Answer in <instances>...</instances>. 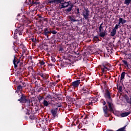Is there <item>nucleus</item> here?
Segmentation results:
<instances>
[{"label":"nucleus","mask_w":131,"mask_h":131,"mask_svg":"<svg viewBox=\"0 0 131 131\" xmlns=\"http://www.w3.org/2000/svg\"><path fill=\"white\" fill-rule=\"evenodd\" d=\"M113 101L108 100L106 101V104L107 105H105L103 106L102 109L104 113L105 117H109L110 116V113H114V104L112 102Z\"/></svg>","instance_id":"nucleus-1"},{"label":"nucleus","mask_w":131,"mask_h":131,"mask_svg":"<svg viewBox=\"0 0 131 131\" xmlns=\"http://www.w3.org/2000/svg\"><path fill=\"white\" fill-rule=\"evenodd\" d=\"M60 9H64L65 8H68V7H70L68 8H67L65 10L66 13L67 14H68V13H70L71 11H72V8H73V4L71 3V1H69L68 2H62L61 4Z\"/></svg>","instance_id":"nucleus-2"},{"label":"nucleus","mask_w":131,"mask_h":131,"mask_svg":"<svg viewBox=\"0 0 131 131\" xmlns=\"http://www.w3.org/2000/svg\"><path fill=\"white\" fill-rule=\"evenodd\" d=\"M20 97V99H18L17 101H19L20 103L26 104L27 106L30 105V99L28 96L21 93Z\"/></svg>","instance_id":"nucleus-3"},{"label":"nucleus","mask_w":131,"mask_h":131,"mask_svg":"<svg viewBox=\"0 0 131 131\" xmlns=\"http://www.w3.org/2000/svg\"><path fill=\"white\" fill-rule=\"evenodd\" d=\"M13 64L14 65V68L16 69L17 67H18L17 64H19V67H22L23 66H25V64H24L23 62H21L20 60V58L18 59L17 57H16L15 56H14V59H13Z\"/></svg>","instance_id":"nucleus-4"},{"label":"nucleus","mask_w":131,"mask_h":131,"mask_svg":"<svg viewBox=\"0 0 131 131\" xmlns=\"http://www.w3.org/2000/svg\"><path fill=\"white\" fill-rule=\"evenodd\" d=\"M111 95L112 93L108 89L105 90V93L104 94V97L106 99V102L108 101H113L112 97H111Z\"/></svg>","instance_id":"nucleus-5"},{"label":"nucleus","mask_w":131,"mask_h":131,"mask_svg":"<svg viewBox=\"0 0 131 131\" xmlns=\"http://www.w3.org/2000/svg\"><path fill=\"white\" fill-rule=\"evenodd\" d=\"M82 16L85 20H88L90 16V10L88 7H84V10L82 11Z\"/></svg>","instance_id":"nucleus-6"},{"label":"nucleus","mask_w":131,"mask_h":131,"mask_svg":"<svg viewBox=\"0 0 131 131\" xmlns=\"http://www.w3.org/2000/svg\"><path fill=\"white\" fill-rule=\"evenodd\" d=\"M23 30H24V26H21L18 27L17 29H16L14 31V35H17V34H19V35H22V33H23Z\"/></svg>","instance_id":"nucleus-7"},{"label":"nucleus","mask_w":131,"mask_h":131,"mask_svg":"<svg viewBox=\"0 0 131 131\" xmlns=\"http://www.w3.org/2000/svg\"><path fill=\"white\" fill-rule=\"evenodd\" d=\"M99 67L101 69V73H102L101 75L102 76H103V74H106V73H107V70H108V71L110 70L109 68L106 67V64H102V65L99 66Z\"/></svg>","instance_id":"nucleus-8"},{"label":"nucleus","mask_w":131,"mask_h":131,"mask_svg":"<svg viewBox=\"0 0 131 131\" xmlns=\"http://www.w3.org/2000/svg\"><path fill=\"white\" fill-rule=\"evenodd\" d=\"M43 34L47 36V38H49V34H52V30L48 28H45Z\"/></svg>","instance_id":"nucleus-9"},{"label":"nucleus","mask_w":131,"mask_h":131,"mask_svg":"<svg viewBox=\"0 0 131 131\" xmlns=\"http://www.w3.org/2000/svg\"><path fill=\"white\" fill-rule=\"evenodd\" d=\"M64 1L65 0H49L48 4H60V5H61L62 3H64Z\"/></svg>","instance_id":"nucleus-10"},{"label":"nucleus","mask_w":131,"mask_h":131,"mask_svg":"<svg viewBox=\"0 0 131 131\" xmlns=\"http://www.w3.org/2000/svg\"><path fill=\"white\" fill-rule=\"evenodd\" d=\"M79 84H80V80H77L71 83V86H73V88H78Z\"/></svg>","instance_id":"nucleus-11"},{"label":"nucleus","mask_w":131,"mask_h":131,"mask_svg":"<svg viewBox=\"0 0 131 131\" xmlns=\"http://www.w3.org/2000/svg\"><path fill=\"white\" fill-rule=\"evenodd\" d=\"M76 16L73 15H69V19H70V21H71V23L73 22H79V19H76Z\"/></svg>","instance_id":"nucleus-12"},{"label":"nucleus","mask_w":131,"mask_h":131,"mask_svg":"<svg viewBox=\"0 0 131 131\" xmlns=\"http://www.w3.org/2000/svg\"><path fill=\"white\" fill-rule=\"evenodd\" d=\"M38 75L41 76L42 79L45 80V79H48L49 78V75L46 73H42V72L38 73Z\"/></svg>","instance_id":"nucleus-13"},{"label":"nucleus","mask_w":131,"mask_h":131,"mask_svg":"<svg viewBox=\"0 0 131 131\" xmlns=\"http://www.w3.org/2000/svg\"><path fill=\"white\" fill-rule=\"evenodd\" d=\"M35 12V10H30V11H27V15L30 17V18H33V17L35 16V13H34Z\"/></svg>","instance_id":"nucleus-14"},{"label":"nucleus","mask_w":131,"mask_h":131,"mask_svg":"<svg viewBox=\"0 0 131 131\" xmlns=\"http://www.w3.org/2000/svg\"><path fill=\"white\" fill-rule=\"evenodd\" d=\"M57 111H58V107H54L51 111V114L54 118H55L56 116H57Z\"/></svg>","instance_id":"nucleus-15"},{"label":"nucleus","mask_w":131,"mask_h":131,"mask_svg":"<svg viewBox=\"0 0 131 131\" xmlns=\"http://www.w3.org/2000/svg\"><path fill=\"white\" fill-rule=\"evenodd\" d=\"M126 20L125 19H123V18L120 17L119 19V22H118V24L119 25H120V24H125V23H126Z\"/></svg>","instance_id":"nucleus-16"},{"label":"nucleus","mask_w":131,"mask_h":131,"mask_svg":"<svg viewBox=\"0 0 131 131\" xmlns=\"http://www.w3.org/2000/svg\"><path fill=\"white\" fill-rule=\"evenodd\" d=\"M99 35L100 37H102V38H104V37L106 36V30L103 32H99Z\"/></svg>","instance_id":"nucleus-17"},{"label":"nucleus","mask_w":131,"mask_h":131,"mask_svg":"<svg viewBox=\"0 0 131 131\" xmlns=\"http://www.w3.org/2000/svg\"><path fill=\"white\" fill-rule=\"evenodd\" d=\"M130 114V112H127L121 113L120 116L121 117H126V116H128Z\"/></svg>","instance_id":"nucleus-18"},{"label":"nucleus","mask_w":131,"mask_h":131,"mask_svg":"<svg viewBox=\"0 0 131 131\" xmlns=\"http://www.w3.org/2000/svg\"><path fill=\"white\" fill-rule=\"evenodd\" d=\"M82 91H83L84 93H86V94H90V89H88L86 86H83L82 88Z\"/></svg>","instance_id":"nucleus-19"},{"label":"nucleus","mask_w":131,"mask_h":131,"mask_svg":"<svg viewBox=\"0 0 131 131\" xmlns=\"http://www.w3.org/2000/svg\"><path fill=\"white\" fill-rule=\"evenodd\" d=\"M38 19L39 20L40 22H43V21H46L45 17L41 16V15L38 14Z\"/></svg>","instance_id":"nucleus-20"},{"label":"nucleus","mask_w":131,"mask_h":131,"mask_svg":"<svg viewBox=\"0 0 131 131\" xmlns=\"http://www.w3.org/2000/svg\"><path fill=\"white\" fill-rule=\"evenodd\" d=\"M30 119L31 120H37V118L35 117V116L33 115V114H31V115L29 116Z\"/></svg>","instance_id":"nucleus-21"},{"label":"nucleus","mask_w":131,"mask_h":131,"mask_svg":"<svg viewBox=\"0 0 131 131\" xmlns=\"http://www.w3.org/2000/svg\"><path fill=\"white\" fill-rule=\"evenodd\" d=\"M124 97L127 103H128L129 104H131V101L129 100V97H128V96L126 94H125Z\"/></svg>","instance_id":"nucleus-22"},{"label":"nucleus","mask_w":131,"mask_h":131,"mask_svg":"<svg viewBox=\"0 0 131 131\" xmlns=\"http://www.w3.org/2000/svg\"><path fill=\"white\" fill-rule=\"evenodd\" d=\"M23 88L24 86H22L21 85H18L17 86V92H21L23 90Z\"/></svg>","instance_id":"nucleus-23"},{"label":"nucleus","mask_w":131,"mask_h":131,"mask_svg":"<svg viewBox=\"0 0 131 131\" xmlns=\"http://www.w3.org/2000/svg\"><path fill=\"white\" fill-rule=\"evenodd\" d=\"M84 119L86 120L85 122V124H89V123H90V121L88 120V119H90V117H89V115H85Z\"/></svg>","instance_id":"nucleus-24"},{"label":"nucleus","mask_w":131,"mask_h":131,"mask_svg":"<svg viewBox=\"0 0 131 131\" xmlns=\"http://www.w3.org/2000/svg\"><path fill=\"white\" fill-rule=\"evenodd\" d=\"M125 72H122L121 74V80H122V79H124V77L125 76Z\"/></svg>","instance_id":"nucleus-25"},{"label":"nucleus","mask_w":131,"mask_h":131,"mask_svg":"<svg viewBox=\"0 0 131 131\" xmlns=\"http://www.w3.org/2000/svg\"><path fill=\"white\" fill-rule=\"evenodd\" d=\"M122 62H123V64L126 66L127 68L128 69H129V67H128V63H127V61L125 60H122Z\"/></svg>","instance_id":"nucleus-26"},{"label":"nucleus","mask_w":131,"mask_h":131,"mask_svg":"<svg viewBox=\"0 0 131 131\" xmlns=\"http://www.w3.org/2000/svg\"><path fill=\"white\" fill-rule=\"evenodd\" d=\"M116 34V30L113 29L112 31L111 32V36H114Z\"/></svg>","instance_id":"nucleus-27"},{"label":"nucleus","mask_w":131,"mask_h":131,"mask_svg":"<svg viewBox=\"0 0 131 131\" xmlns=\"http://www.w3.org/2000/svg\"><path fill=\"white\" fill-rule=\"evenodd\" d=\"M117 89H118V91L119 93H122V86L120 85V86H118V85H117Z\"/></svg>","instance_id":"nucleus-28"},{"label":"nucleus","mask_w":131,"mask_h":131,"mask_svg":"<svg viewBox=\"0 0 131 131\" xmlns=\"http://www.w3.org/2000/svg\"><path fill=\"white\" fill-rule=\"evenodd\" d=\"M20 72H23L24 70H25V66H24L23 67H18Z\"/></svg>","instance_id":"nucleus-29"},{"label":"nucleus","mask_w":131,"mask_h":131,"mask_svg":"<svg viewBox=\"0 0 131 131\" xmlns=\"http://www.w3.org/2000/svg\"><path fill=\"white\" fill-rule=\"evenodd\" d=\"M131 3V0H125L124 4L126 5V6H128L129 4Z\"/></svg>","instance_id":"nucleus-30"},{"label":"nucleus","mask_w":131,"mask_h":131,"mask_svg":"<svg viewBox=\"0 0 131 131\" xmlns=\"http://www.w3.org/2000/svg\"><path fill=\"white\" fill-rule=\"evenodd\" d=\"M43 104L45 107H48V106H49V102H48V101L44 100L43 102Z\"/></svg>","instance_id":"nucleus-31"},{"label":"nucleus","mask_w":131,"mask_h":131,"mask_svg":"<svg viewBox=\"0 0 131 131\" xmlns=\"http://www.w3.org/2000/svg\"><path fill=\"white\" fill-rule=\"evenodd\" d=\"M75 14H76L77 17H78L80 16V14L79 13V8H77V11L75 12Z\"/></svg>","instance_id":"nucleus-32"},{"label":"nucleus","mask_w":131,"mask_h":131,"mask_svg":"<svg viewBox=\"0 0 131 131\" xmlns=\"http://www.w3.org/2000/svg\"><path fill=\"white\" fill-rule=\"evenodd\" d=\"M14 47H13V50L15 53H18V48L16 46H15V43H13Z\"/></svg>","instance_id":"nucleus-33"},{"label":"nucleus","mask_w":131,"mask_h":131,"mask_svg":"<svg viewBox=\"0 0 131 131\" xmlns=\"http://www.w3.org/2000/svg\"><path fill=\"white\" fill-rule=\"evenodd\" d=\"M37 99L39 103H40V101H41V100H43V96H39L38 97H37Z\"/></svg>","instance_id":"nucleus-34"},{"label":"nucleus","mask_w":131,"mask_h":131,"mask_svg":"<svg viewBox=\"0 0 131 131\" xmlns=\"http://www.w3.org/2000/svg\"><path fill=\"white\" fill-rule=\"evenodd\" d=\"M94 40H96V41H100V39L98 36H94L93 38Z\"/></svg>","instance_id":"nucleus-35"},{"label":"nucleus","mask_w":131,"mask_h":131,"mask_svg":"<svg viewBox=\"0 0 131 131\" xmlns=\"http://www.w3.org/2000/svg\"><path fill=\"white\" fill-rule=\"evenodd\" d=\"M32 4L33 5H38V4H39V2H38V0H36L35 1H33Z\"/></svg>","instance_id":"nucleus-36"},{"label":"nucleus","mask_w":131,"mask_h":131,"mask_svg":"<svg viewBox=\"0 0 131 131\" xmlns=\"http://www.w3.org/2000/svg\"><path fill=\"white\" fill-rule=\"evenodd\" d=\"M41 91H43V88L41 87L39 88H37V92L38 93H40Z\"/></svg>","instance_id":"nucleus-37"},{"label":"nucleus","mask_w":131,"mask_h":131,"mask_svg":"<svg viewBox=\"0 0 131 131\" xmlns=\"http://www.w3.org/2000/svg\"><path fill=\"white\" fill-rule=\"evenodd\" d=\"M31 109L30 108L27 109V112L26 113V114L27 115H30V114L31 113Z\"/></svg>","instance_id":"nucleus-38"},{"label":"nucleus","mask_w":131,"mask_h":131,"mask_svg":"<svg viewBox=\"0 0 131 131\" xmlns=\"http://www.w3.org/2000/svg\"><path fill=\"white\" fill-rule=\"evenodd\" d=\"M119 26H120L119 24H116L113 29H115V30H117V29L119 28Z\"/></svg>","instance_id":"nucleus-39"},{"label":"nucleus","mask_w":131,"mask_h":131,"mask_svg":"<svg viewBox=\"0 0 131 131\" xmlns=\"http://www.w3.org/2000/svg\"><path fill=\"white\" fill-rule=\"evenodd\" d=\"M51 33H52V34H57V35H59V34H60L59 33H57V31L53 30V31H51Z\"/></svg>","instance_id":"nucleus-40"},{"label":"nucleus","mask_w":131,"mask_h":131,"mask_svg":"<svg viewBox=\"0 0 131 131\" xmlns=\"http://www.w3.org/2000/svg\"><path fill=\"white\" fill-rule=\"evenodd\" d=\"M39 64H40L41 66H42V65L46 64V62H45L43 60H41L39 62Z\"/></svg>","instance_id":"nucleus-41"},{"label":"nucleus","mask_w":131,"mask_h":131,"mask_svg":"<svg viewBox=\"0 0 131 131\" xmlns=\"http://www.w3.org/2000/svg\"><path fill=\"white\" fill-rule=\"evenodd\" d=\"M67 64V63H66V62H61V67H65V66H66Z\"/></svg>","instance_id":"nucleus-42"},{"label":"nucleus","mask_w":131,"mask_h":131,"mask_svg":"<svg viewBox=\"0 0 131 131\" xmlns=\"http://www.w3.org/2000/svg\"><path fill=\"white\" fill-rule=\"evenodd\" d=\"M29 57V59H30V62L31 63H32V64H33V63H34V62L33 61V60H32V56H28Z\"/></svg>","instance_id":"nucleus-43"},{"label":"nucleus","mask_w":131,"mask_h":131,"mask_svg":"<svg viewBox=\"0 0 131 131\" xmlns=\"http://www.w3.org/2000/svg\"><path fill=\"white\" fill-rule=\"evenodd\" d=\"M51 61L53 63H55V62H56V59H55L53 56H51Z\"/></svg>","instance_id":"nucleus-44"},{"label":"nucleus","mask_w":131,"mask_h":131,"mask_svg":"<svg viewBox=\"0 0 131 131\" xmlns=\"http://www.w3.org/2000/svg\"><path fill=\"white\" fill-rule=\"evenodd\" d=\"M52 97H53V96L52 95L48 94L47 95V96L46 97V98L47 99H52Z\"/></svg>","instance_id":"nucleus-45"},{"label":"nucleus","mask_w":131,"mask_h":131,"mask_svg":"<svg viewBox=\"0 0 131 131\" xmlns=\"http://www.w3.org/2000/svg\"><path fill=\"white\" fill-rule=\"evenodd\" d=\"M99 32H101L103 30V26H100L99 27Z\"/></svg>","instance_id":"nucleus-46"},{"label":"nucleus","mask_w":131,"mask_h":131,"mask_svg":"<svg viewBox=\"0 0 131 131\" xmlns=\"http://www.w3.org/2000/svg\"><path fill=\"white\" fill-rule=\"evenodd\" d=\"M56 106L57 108H59V107H62V104H61V103H57L56 104Z\"/></svg>","instance_id":"nucleus-47"},{"label":"nucleus","mask_w":131,"mask_h":131,"mask_svg":"<svg viewBox=\"0 0 131 131\" xmlns=\"http://www.w3.org/2000/svg\"><path fill=\"white\" fill-rule=\"evenodd\" d=\"M108 46L110 48H113V43H112V42H110L108 44Z\"/></svg>","instance_id":"nucleus-48"},{"label":"nucleus","mask_w":131,"mask_h":131,"mask_svg":"<svg viewBox=\"0 0 131 131\" xmlns=\"http://www.w3.org/2000/svg\"><path fill=\"white\" fill-rule=\"evenodd\" d=\"M27 49L26 48H22V52H23V54H24L26 52Z\"/></svg>","instance_id":"nucleus-49"},{"label":"nucleus","mask_w":131,"mask_h":131,"mask_svg":"<svg viewBox=\"0 0 131 131\" xmlns=\"http://www.w3.org/2000/svg\"><path fill=\"white\" fill-rule=\"evenodd\" d=\"M56 96V99H58V100H61V97H60L59 95L58 94H55Z\"/></svg>","instance_id":"nucleus-50"},{"label":"nucleus","mask_w":131,"mask_h":131,"mask_svg":"<svg viewBox=\"0 0 131 131\" xmlns=\"http://www.w3.org/2000/svg\"><path fill=\"white\" fill-rule=\"evenodd\" d=\"M32 41L33 42H36V39H35L34 38H31Z\"/></svg>","instance_id":"nucleus-51"},{"label":"nucleus","mask_w":131,"mask_h":131,"mask_svg":"<svg viewBox=\"0 0 131 131\" xmlns=\"http://www.w3.org/2000/svg\"><path fill=\"white\" fill-rule=\"evenodd\" d=\"M21 86H24V88H25V86H26V84L25 83V82H23L22 83Z\"/></svg>","instance_id":"nucleus-52"},{"label":"nucleus","mask_w":131,"mask_h":131,"mask_svg":"<svg viewBox=\"0 0 131 131\" xmlns=\"http://www.w3.org/2000/svg\"><path fill=\"white\" fill-rule=\"evenodd\" d=\"M53 84H55V83H54L50 82L49 83V88H51V86H52V85H53Z\"/></svg>","instance_id":"nucleus-53"},{"label":"nucleus","mask_w":131,"mask_h":131,"mask_svg":"<svg viewBox=\"0 0 131 131\" xmlns=\"http://www.w3.org/2000/svg\"><path fill=\"white\" fill-rule=\"evenodd\" d=\"M81 125H82V124H79L78 126V128L80 129L81 128Z\"/></svg>","instance_id":"nucleus-54"},{"label":"nucleus","mask_w":131,"mask_h":131,"mask_svg":"<svg viewBox=\"0 0 131 131\" xmlns=\"http://www.w3.org/2000/svg\"><path fill=\"white\" fill-rule=\"evenodd\" d=\"M49 66H51V67H53V66H55V64L52 63H49L48 64Z\"/></svg>","instance_id":"nucleus-55"},{"label":"nucleus","mask_w":131,"mask_h":131,"mask_svg":"<svg viewBox=\"0 0 131 131\" xmlns=\"http://www.w3.org/2000/svg\"><path fill=\"white\" fill-rule=\"evenodd\" d=\"M103 83L104 85H106V84H107V82L106 81H103Z\"/></svg>","instance_id":"nucleus-56"},{"label":"nucleus","mask_w":131,"mask_h":131,"mask_svg":"<svg viewBox=\"0 0 131 131\" xmlns=\"http://www.w3.org/2000/svg\"><path fill=\"white\" fill-rule=\"evenodd\" d=\"M103 106H105V105H106V101H103Z\"/></svg>","instance_id":"nucleus-57"},{"label":"nucleus","mask_w":131,"mask_h":131,"mask_svg":"<svg viewBox=\"0 0 131 131\" xmlns=\"http://www.w3.org/2000/svg\"><path fill=\"white\" fill-rule=\"evenodd\" d=\"M126 75H127V76H128V77H129V78H130V76L128 75V73H126Z\"/></svg>","instance_id":"nucleus-58"},{"label":"nucleus","mask_w":131,"mask_h":131,"mask_svg":"<svg viewBox=\"0 0 131 131\" xmlns=\"http://www.w3.org/2000/svg\"><path fill=\"white\" fill-rule=\"evenodd\" d=\"M14 38L15 39H17V35H14Z\"/></svg>","instance_id":"nucleus-59"},{"label":"nucleus","mask_w":131,"mask_h":131,"mask_svg":"<svg viewBox=\"0 0 131 131\" xmlns=\"http://www.w3.org/2000/svg\"><path fill=\"white\" fill-rule=\"evenodd\" d=\"M76 123L77 124H78V123H79V120H77L76 122Z\"/></svg>","instance_id":"nucleus-60"},{"label":"nucleus","mask_w":131,"mask_h":131,"mask_svg":"<svg viewBox=\"0 0 131 131\" xmlns=\"http://www.w3.org/2000/svg\"><path fill=\"white\" fill-rule=\"evenodd\" d=\"M104 78H108V76L104 75Z\"/></svg>","instance_id":"nucleus-61"},{"label":"nucleus","mask_w":131,"mask_h":131,"mask_svg":"<svg viewBox=\"0 0 131 131\" xmlns=\"http://www.w3.org/2000/svg\"><path fill=\"white\" fill-rule=\"evenodd\" d=\"M59 51H63V48H60V49H59Z\"/></svg>","instance_id":"nucleus-62"},{"label":"nucleus","mask_w":131,"mask_h":131,"mask_svg":"<svg viewBox=\"0 0 131 131\" xmlns=\"http://www.w3.org/2000/svg\"><path fill=\"white\" fill-rule=\"evenodd\" d=\"M100 26H103V23L101 24V25H100Z\"/></svg>","instance_id":"nucleus-63"},{"label":"nucleus","mask_w":131,"mask_h":131,"mask_svg":"<svg viewBox=\"0 0 131 131\" xmlns=\"http://www.w3.org/2000/svg\"><path fill=\"white\" fill-rule=\"evenodd\" d=\"M31 69H33V68H32V67H30Z\"/></svg>","instance_id":"nucleus-64"}]
</instances>
